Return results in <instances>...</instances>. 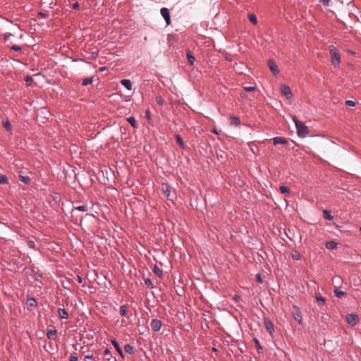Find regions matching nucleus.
Here are the masks:
<instances>
[{
	"mask_svg": "<svg viewBox=\"0 0 361 361\" xmlns=\"http://www.w3.org/2000/svg\"><path fill=\"white\" fill-rule=\"evenodd\" d=\"M119 312H120V314H121L122 317H126V316H127V312H128V307H127V305H122V306L120 307Z\"/></svg>",
	"mask_w": 361,
	"mask_h": 361,
	"instance_id": "a211bd4d",
	"label": "nucleus"
},
{
	"mask_svg": "<svg viewBox=\"0 0 361 361\" xmlns=\"http://www.w3.org/2000/svg\"><path fill=\"white\" fill-rule=\"evenodd\" d=\"M78 280L80 283L82 282V278L80 276H78Z\"/></svg>",
	"mask_w": 361,
	"mask_h": 361,
	"instance_id": "603ef678",
	"label": "nucleus"
},
{
	"mask_svg": "<svg viewBox=\"0 0 361 361\" xmlns=\"http://www.w3.org/2000/svg\"><path fill=\"white\" fill-rule=\"evenodd\" d=\"M114 348L116 349V350L119 353L120 356L121 357H123L124 355H123V351L121 350V348H120L119 345L118 344L117 342H116L114 341Z\"/></svg>",
	"mask_w": 361,
	"mask_h": 361,
	"instance_id": "393cba45",
	"label": "nucleus"
},
{
	"mask_svg": "<svg viewBox=\"0 0 361 361\" xmlns=\"http://www.w3.org/2000/svg\"><path fill=\"white\" fill-rule=\"evenodd\" d=\"M161 190L164 192L165 197L169 198L170 196V191H169V186L167 185L163 184L161 185Z\"/></svg>",
	"mask_w": 361,
	"mask_h": 361,
	"instance_id": "2eb2a0df",
	"label": "nucleus"
},
{
	"mask_svg": "<svg viewBox=\"0 0 361 361\" xmlns=\"http://www.w3.org/2000/svg\"><path fill=\"white\" fill-rule=\"evenodd\" d=\"M11 49L15 51H20L21 48L18 47V45H13L12 46Z\"/></svg>",
	"mask_w": 361,
	"mask_h": 361,
	"instance_id": "79ce46f5",
	"label": "nucleus"
},
{
	"mask_svg": "<svg viewBox=\"0 0 361 361\" xmlns=\"http://www.w3.org/2000/svg\"><path fill=\"white\" fill-rule=\"evenodd\" d=\"M330 0H319V1L323 4L324 6L329 5Z\"/></svg>",
	"mask_w": 361,
	"mask_h": 361,
	"instance_id": "37998d69",
	"label": "nucleus"
},
{
	"mask_svg": "<svg viewBox=\"0 0 361 361\" xmlns=\"http://www.w3.org/2000/svg\"><path fill=\"white\" fill-rule=\"evenodd\" d=\"M37 305V302L36 300L33 298H27L26 301V305L27 308H32L36 307Z\"/></svg>",
	"mask_w": 361,
	"mask_h": 361,
	"instance_id": "9d476101",
	"label": "nucleus"
},
{
	"mask_svg": "<svg viewBox=\"0 0 361 361\" xmlns=\"http://www.w3.org/2000/svg\"><path fill=\"white\" fill-rule=\"evenodd\" d=\"M20 180L25 184H28L30 178L27 176L19 175Z\"/></svg>",
	"mask_w": 361,
	"mask_h": 361,
	"instance_id": "a878e982",
	"label": "nucleus"
},
{
	"mask_svg": "<svg viewBox=\"0 0 361 361\" xmlns=\"http://www.w3.org/2000/svg\"><path fill=\"white\" fill-rule=\"evenodd\" d=\"M75 210H78V211H80V212H87V207L85 206V205H81V206H78V207H76L74 208V209H73V212H74Z\"/></svg>",
	"mask_w": 361,
	"mask_h": 361,
	"instance_id": "bb28decb",
	"label": "nucleus"
},
{
	"mask_svg": "<svg viewBox=\"0 0 361 361\" xmlns=\"http://www.w3.org/2000/svg\"><path fill=\"white\" fill-rule=\"evenodd\" d=\"M248 18L252 24L256 25L257 23V17L255 14H253V13L249 14Z\"/></svg>",
	"mask_w": 361,
	"mask_h": 361,
	"instance_id": "b1692460",
	"label": "nucleus"
},
{
	"mask_svg": "<svg viewBox=\"0 0 361 361\" xmlns=\"http://www.w3.org/2000/svg\"><path fill=\"white\" fill-rule=\"evenodd\" d=\"M273 143L275 145H285V144L287 143V140L285 138H283V137H274L273 139Z\"/></svg>",
	"mask_w": 361,
	"mask_h": 361,
	"instance_id": "9b49d317",
	"label": "nucleus"
},
{
	"mask_svg": "<svg viewBox=\"0 0 361 361\" xmlns=\"http://www.w3.org/2000/svg\"><path fill=\"white\" fill-rule=\"evenodd\" d=\"M337 247V243L334 241H328L326 243V247L329 250L335 249Z\"/></svg>",
	"mask_w": 361,
	"mask_h": 361,
	"instance_id": "f3484780",
	"label": "nucleus"
},
{
	"mask_svg": "<svg viewBox=\"0 0 361 361\" xmlns=\"http://www.w3.org/2000/svg\"><path fill=\"white\" fill-rule=\"evenodd\" d=\"M316 299L319 305H324L326 302L325 299L322 296L317 295Z\"/></svg>",
	"mask_w": 361,
	"mask_h": 361,
	"instance_id": "c85d7f7f",
	"label": "nucleus"
},
{
	"mask_svg": "<svg viewBox=\"0 0 361 361\" xmlns=\"http://www.w3.org/2000/svg\"><path fill=\"white\" fill-rule=\"evenodd\" d=\"M85 359L86 360H92L93 359V356L92 355H86L85 356Z\"/></svg>",
	"mask_w": 361,
	"mask_h": 361,
	"instance_id": "de8ad7c7",
	"label": "nucleus"
},
{
	"mask_svg": "<svg viewBox=\"0 0 361 361\" xmlns=\"http://www.w3.org/2000/svg\"><path fill=\"white\" fill-rule=\"evenodd\" d=\"M32 81H33V80L31 76H27L25 78V82L28 86H30L32 84Z\"/></svg>",
	"mask_w": 361,
	"mask_h": 361,
	"instance_id": "e433bc0d",
	"label": "nucleus"
},
{
	"mask_svg": "<svg viewBox=\"0 0 361 361\" xmlns=\"http://www.w3.org/2000/svg\"><path fill=\"white\" fill-rule=\"evenodd\" d=\"M3 126L8 131H11L12 129L11 124L8 121H4Z\"/></svg>",
	"mask_w": 361,
	"mask_h": 361,
	"instance_id": "c756f323",
	"label": "nucleus"
},
{
	"mask_svg": "<svg viewBox=\"0 0 361 361\" xmlns=\"http://www.w3.org/2000/svg\"><path fill=\"white\" fill-rule=\"evenodd\" d=\"M106 69L105 67H102V68H100V71H104Z\"/></svg>",
	"mask_w": 361,
	"mask_h": 361,
	"instance_id": "864d4df0",
	"label": "nucleus"
},
{
	"mask_svg": "<svg viewBox=\"0 0 361 361\" xmlns=\"http://www.w3.org/2000/svg\"><path fill=\"white\" fill-rule=\"evenodd\" d=\"M186 56H187V59H188L189 64L193 65L194 62L195 61V59L190 50L188 49L186 51Z\"/></svg>",
	"mask_w": 361,
	"mask_h": 361,
	"instance_id": "1a4fd4ad",
	"label": "nucleus"
},
{
	"mask_svg": "<svg viewBox=\"0 0 361 361\" xmlns=\"http://www.w3.org/2000/svg\"><path fill=\"white\" fill-rule=\"evenodd\" d=\"M331 58V63L334 67H338L341 63V56L340 53L336 47L333 45L329 47Z\"/></svg>",
	"mask_w": 361,
	"mask_h": 361,
	"instance_id": "f03ea898",
	"label": "nucleus"
},
{
	"mask_svg": "<svg viewBox=\"0 0 361 361\" xmlns=\"http://www.w3.org/2000/svg\"><path fill=\"white\" fill-rule=\"evenodd\" d=\"M268 66L274 75H277L279 73L277 65L272 60H269Z\"/></svg>",
	"mask_w": 361,
	"mask_h": 361,
	"instance_id": "0eeeda50",
	"label": "nucleus"
},
{
	"mask_svg": "<svg viewBox=\"0 0 361 361\" xmlns=\"http://www.w3.org/2000/svg\"><path fill=\"white\" fill-rule=\"evenodd\" d=\"M7 183V178L4 175L0 174V184H6Z\"/></svg>",
	"mask_w": 361,
	"mask_h": 361,
	"instance_id": "72a5a7b5",
	"label": "nucleus"
},
{
	"mask_svg": "<svg viewBox=\"0 0 361 361\" xmlns=\"http://www.w3.org/2000/svg\"><path fill=\"white\" fill-rule=\"evenodd\" d=\"M323 216L324 218L327 220L331 221L333 219V216L331 214V212L328 210L325 209L323 211Z\"/></svg>",
	"mask_w": 361,
	"mask_h": 361,
	"instance_id": "aec40b11",
	"label": "nucleus"
},
{
	"mask_svg": "<svg viewBox=\"0 0 361 361\" xmlns=\"http://www.w3.org/2000/svg\"><path fill=\"white\" fill-rule=\"evenodd\" d=\"M110 353H111L110 349L106 348V349L104 350V355L105 357H106L105 359H106L107 361H110V357H109V355H110Z\"/></svg>",
	"mask_w": 361,
	"mask_h": 361,
	"instance_id": "f704fd0d",
	"label": "nucleus"
},
{
	"mask_svg": "<svg viewBox=\"0 0 361 361\" xmlns=\"http://www.w3.org/2000/svg\"><path fill=\"white\" fill-rule=\"evenodd\" d=\"M73 8L75 9H77L79 8V4L78 2H75L73 4Z\"/></svg>",
	"mask_w": 361,
	"mask_h": 361,
	"instance_id": "49530a36",
	"label": "nucleus"
},
{
	"mask_svg": "<svg viewBox=\"0 0 361 361\" xmlns=\"http://www.w3.org/2000/svg\"><path fill=\"white\" fill-rule=\"evenodd\" d=\"M92 82V78H87L83 80L82 85L84 86H87L88 85H90Z\"/></svg>",
	"mask_w": 361,
	"mask_h": 361,
	"instance_id": "473e14b6",
	"label": "nucleus"
},
{
	"mask_svg": "<svg viewBox=\"0 0 361 361\" xmlns=\"http://www.w3.org/2000/svg\"><path fill=\"white\" fill-rule=\"evenodd\" d=\"M145 283L148 288H153L152 282L151 281V280L149 279H145Z\"/></svg>",
	"mask_w": 361,
	"mask_h": 361,
	"instance_id": "c9c22d12",
	"label": "nucleus"
},
{
	"mask_svg": "<svg viewBox=\"0 0 361 361\" xmlns=\"http://www.w3.org/2000/svg\"><path fill=\"white\" fill-rule=\"evenodd\" d=\"M293 257L295 259H300V255L298 252H295L294 255H293Z\"/></svg>",
	"mask_w": 361,
	"mask_h": 361,
	"instance_id": "a18cd8bd",
	"label": "nucleus"
},
{
	"mask_svg": "<svg viewBox=\"0 0 361 361\" xmlns=\"http://www.w3.org/2000/svg\"><path fill=\"white\" fill-rule=\"evenodd\" d=\"M334 293H335L336 296L339 298H341L343 296L346 295L345 292L342 291L340 288H338L337 287L335 288V289H334Z\"/></svg>",
	"mask_w": 361,
	"mask_h": 361,
	"instance_id": "dca6fc26",
	"label": "nucleus"
},
{
	"mask_svg": "<svg viewBox=\"0 0 361 361\" xmlns=\"http://www.w3.org/2000/svg\"><path fill=\"white\" fill-rule=\"evenodd\" d=\"M231 124L234 126H238L240 124V119L238 117L231 116Z\"/></svg>",
	"mask_w": 361,
	"mask_h": 361,
	"instance_id": "4be33fe9",
	"label": "nucleus"
},
{
	"mask_svg": "<svg viewBox=\"0 0 361 361\" xmlns=\"http://www.w3.org/2000/svg\"><path fill=\"white\" fill-rule=\"evenodd\" d=\"M241 97L244 98V97H245V94H241Z\"/></svg>",
	"mask_w": 361,
	"mask_h": 361,
	"instance_id": "5fc2aeb1",
	"label": "nucleus"
},
{
	"mask_svg": "<svg viewBox=\"0 0 361 361\" xmlns=\"http://www.w3.org/2000/svg\"><path fill=\"white\" fill-rule=\"evenodd\" d=\"M279 191L283 195H289L290 194V189L285 185H281L279 187Z\"/></svg>",
	"mask_w": 361,
	"mask_h": 361,
	"instance_id": "6ab92c4d",
	"label": "nucleus"
},
{
	"mask_svg": "<svg viewBox=\"0 0 361 361\" xmlns=\"http://www.w3.org/2000/svg\"><path fill=\"white\" fill-rule=\"evenodd\" d=\"M264 324H265V326H266L267 330L269 333H271L272 331L274 330L272 323L271 322H269V321H265Z\"/></svg>",
	"mask_w": 361,
	"mask_h": 361,
	"instance_id": "5701e85b",
	"label": "nucleus"
},
{
	"mask_svg": "<svg viewBox=\"0 0 361 361\" xmlns=\"http://www.w3.org/2000/svg\"><path fill=\"white\" fill-rule=\"evenodd\" d=\"M157 102H158L159 104H162V100H161V99H160V98H157Z\"/></svg>",
	"mask_w": 361,
	"mask_h": 361,
	"instance_id": "8fccbe9b",
	"label": "nucleus"
},
{
	"mask_svg": "<svg viewBox=\"0 0 361 361\" xmlns=\"http://www.w3.org/2000/svg\"><path fill=\"white\" fill-rule=\"evenodd\" d=\"M256 280L259 283H263V279H262V276H261V275L259 274H258L256 276Z\"/></svg>",
	"mask_w": 361,
	"mask_h": 361,
	"instance_id": "a19ab883",
	"label": "nucleus"
},
{
	"mask_svg": "<svg viewBox=\"0 0 361 361\" xmlns=\"http://www.w3.org/2000/svg\"><path fill=\"white\" fill-rule=\"evenodd\" d=\"M125 352L128 354H131L133 351V348L130 345L126 344L124 347Z\"/></svg>",
	"mask_w": 361,
	"mask_h": 361,
	"instance_id": "2f4dec72",
	"label": "nucleus"
},
{
	"mask_svg": "<svg viewBox=\"0 0 361 361\" xmlns=\"http://www.w3.org/2000/svg\"><path fill=\"white\" fill-rule=\"evenodd\" d=\"M58 315L61 319H67L68 317V312L62 308L58 310Z\"/></svg>",
	"mask_w": 361,
	"mask_h": 361,
	"instance_id": "f8f14e48",
	"label": "nucleus"
},
{
	"mask_svg": "<svg viewBox=\"0 0 361 361\" xmlns=\"http://www.w3.org/2000/svg\"><path fill=\"white\" fill-rule=\"evenodd\" d=\"M244 89L247 92H254L256 90L255 87L254 86L245 87Z\"/></svg>",
	"mask_w": 361,
	"mask_h": 361,
	"instance_id": "4c0bfd02",
	"label": "nucleus"
},
{
	"mask_svg": "<svg viewBox=\"0 0 361 361\" xmlns=\"http://www.w3.org/2000/svg\"><path fill=\"white\" fill-rule=\"evenodd\" d=\"M161 14L164 18L166 24L169 25L171 24V18H170V13L168 8H162L161 9Z\"/></svg>",
	"mask_w": 361,
	"mask_h": 361,
	"instance_id": "39448f33",
	"label": "nucleus"
},
{
	"mask_svg": "<svg viewBox=\"0 0 361 361\" xmlns=\"http://www.w3.org/2000/svg\"><path fill=\"white\" fill-rule=\"evenodd\" d=\"M345 105L348 106H355V102H353V101H351V100H347L345 102Z\"/></svg>",
	"mask_w": 361,
	"mask_h": 361,
	"instance_id": "58836bf2",
	"label": "nucleus"
},
{
	"mask_svg": "<svg viewBox=\"0 0 361 361\" xmlns=\"http://www.w3.org/2000/svg\"><path fill=\"white\" fill-rule=\"evenodd\" d=\"M281 92L288 99L292 98V97H293V94H292L291 90H290V88L288 85H282L281 86Z\"/></svg>",
	"mask_w": 361,
	"mask_h": 361,
	"instance_id": "7ed1b4c3",
	"label": "nucleus"
},
{
	"mask_svg": "<svg viewBox=\"0 0 361 361\" xmlns=\"http://www.w3.org/2000/svg\"><path fill=\"white\" fill-rule=\"evenodd\" d=\"M176 140L180 147H183V141L179 135H176Z\"/></svg>",
	"mask_w": 361,
	"mask_h": 361,
	"instance_id": "7c9ffc66",
	"label": "nucleus"
},
{
	"mask_svg": "<svg viewBox=\"0 0 361 361\" xmlns=\"http://www.w3.org/2000/svg\"><path fill=\"white\" fill-rule=\"evenodd\" d=\"M146 116H147V118H149V110L146 111Z\"/></svg>",
	"mask_w": 361,
	"mask_h": 361,
	"instance_id": "3c124183",
	"label": "nucleus"
},
{
	"mask_svg": "<svg viewBox=\"0 0 361 361\" xmlns=\"http://www.w3.org/2000/svg\"><path fill=\"white\" fill-rule=\"evenodd\" d=\"M34 245H35V243H34V242H32V241H30V242L29 243V245H30V247H34Z\"/></svg>",
	"mask_w": 361,
	"mask_h": 361,
	"instance_id": "09e8293b",
	"label": "nucleus"
},
{
	"mask_svg": "<svg viewBox=\"0 0 361 361\" xmlns=\"http://www.w3.org/2000/svg\"><path fill=\"white\" fill-rule=\"evenodd\" d=\"M127 121H128V123L135 128H137V121L135 120V118L134 117H130L128 118H127Z\"/></svg>",
	"mask_w": 361,
	"mask_h": 361,
	"instance_id": "412c9836",
	"label": "nucleus"
},
{
	"mask_svg": "<svg viewBox=\"0 0 361 361\" xmlns=\"http://www.w3.org/2000/svg\"><path fill=\"white\" fill-rule=\"evenodd\" d=\"M161 326H162V323L159 319H152V321L151 322V327L154 331H159Z\"/></svg>",
	"mask_w": 361,
	"mask_h": 361,
	"instance_id": "423d86ee",
	"label": "nucleus"
},
{
	"mask_svg": "<svg viewBox=\"0 0 361 361\" xmlns=\"http://www.w3.org/2000/svg\"><path fill=\"white\" fill-rule=\"evenodd\" d=\"M69 361H78V356L75 353L72 354L70 357Z\"/></svg>",
	"mask_w": 361,
	"mask_h": 361,
	"instance_id": "ea45409f",
	"label": "nucleus"
},
{
	"mask_svg": "<svg viewBox=\"0 0 361 361\" xmlns=\"http://www.w3.org/2000/svg\"><path fill=\"white\" fill-rule=\"evenodd\" d=\"M348 323L351 326H355L358 322V316L355 314H350L346 316Z\"/></svg>",
	"mask_w": 361,
	"mask_h": 361,
	"instance_id": "20e7f679",
	"label": "nucleus"
},
{
	"mask_svg": "<svg viewBox=\"0 0 361 361\" xmlns=\"http://www.w3.org/2000/svg\"><path fill=\"white\" fill-rule=\"evenodd\" d=\"M293 316L295 320L298 322L299 324H302V317L298 309L295 308V310L293 312Z\"/></svg>",
	"mask_w": 361,
	"mask_h": 361,
	"instance_id": "6e6552de",
	"label": "nucleus"
},
{
	"mask_svg": "<svg viewBox=\"0 0 361 361\" xmlns=\"http://www.w3.org/2000/svg\"><path fill=\"white\" fill-rule=\"evenodd\" d=\"M254 341L255 343V345H256V347L258 348V349H261V345H259V341L257 340V339H254Z\"/></svg>",
	"mask_w": 361,
	"mask_h": 361,
	"instance_id": "c03bdc74",
	"label": "nucleus"
},
{
	"mask_svg": "<svg viewBox=\"0 0 361 361\" xmlns=\"http://www.w3.org/2000/svg\"><path fill=\"white\" fill-rule=\"evenodd\" d=\"M153 271L157 276L159 277L162 276V270L159 269L157 266H154Z\"/></svg>",
	"mask_w": 361,
	"mask_h": 361,
	"instance_id": "cd10ccee",
	"label": "nucleus"
},
{
	"mask_svg": "<svg viewBox=\"0 0 361 361\" xmlns=\"http://www.w3.org/2000/svg\"><path fill=\"white\" fill-rule=\"evenodd\" d=\"M57 331L56 329H50L47 331V336L49 339L54 340L56 336Z\"/></svg>",
	"mask_w": 361,
	"mask_h": 361,
	"instance_id": "ddd939ff",
	"label": "nucleus"
},
{
	"mask_svg": "<svg viewBox=\"0 0 361 361\" xmlns=\"http://www.w3.org/2000/svg\"><path fill=\"white\" fill-rule=\"evenodd\" d=\"M121 83L128 90L132 89V83L130 80L124 79L121 81Z\"/></svg>",
	"mask_w": 361,
	"mask_h": 361,
	"instance_id": "4468645a",
	"label": "nucleus"
},
{
	"mask_svg": "<svg viewBox=\"0 0 361 361\" xmlns=\"http://www.w3.org/2000/svg\"><path fill=\"white\" fill-rule=\"evenodd\" d=\"M293 120L295 124L298 136L305 137L309 133L308 128L302 122L299 121L296 116H293Z\"/></svg>",
	"mask_w": 361,
	"mask_h": 361,
	"instance_id": "f257e3e1",
	"label": "nucleus"
},
{
	"mask_svg": "<svg viewBox=\"0 0 361 361\" xmlns=\"http://www.w3.org/2000/svg\"><path fill=\"white\" fill-rule=\"evenodd\" d=\"M360 233H361V226L360 227Z\"/></svg>",
	"mask_w": 361,
	"mask_h": 361,
	"instance_id": "6e6d98bb",
	"label": "nucleus"
}]
</instances>
